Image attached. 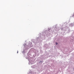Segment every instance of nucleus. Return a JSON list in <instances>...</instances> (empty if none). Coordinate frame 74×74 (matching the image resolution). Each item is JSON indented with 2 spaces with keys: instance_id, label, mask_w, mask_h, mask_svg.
I'll use <instances>...</instances> for the list:
<instances>
[{
  "instance_id": "f257e3e1",
  "label": "nucleus",
  "mask_w": 74,
  "mask_h": 74,
  "mask_svg": "<svg viewBox=\"0 0 74 74\" xmlns=\"http://www.w3.org/2000/svg\"><path fill=\"white\" fill-rule=\"evenodd\" d=\"M56 45H58V43H56Z\"/></svg>"
},
{
  "instance_id": "f03ea898",
  "label": "nucleus",
  "mask_w": 74,
  "mask_h": 74,
  "mask_svg": "<svg viewBox=\"0 0 74 74\" xmlns=\"http://www.w3.org/2000/svg\"><path fill=\"white\" fill-rule=\"evenodd\" d=\"M17 53H18V51Z\"/></svg>"
}]
</instances>
